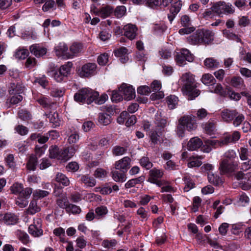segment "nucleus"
I'll list each match as a JSON object with an SVG mask.
<instances>
[{
	"instance_id": "58836bf2",
	"label": "nucleus",
	"mask_w": 251,
	"mask_h": 251,
	"mask_svg": "<svg viewBox=\"0 0 251 251\" xmlns=\"http://www.w3.org/2000/svg\"><path fill=\"white\" fill-rule=\"evenodd\" d=\"M83 50L82 44L78 43H74L70 47V50L74 55L81 52Z\"/></svg>"
},
{
	"instance_id": "13d9d810",
	"label": "nucleus",
	"mask_w": 251,
	"mask_h": 251,
	"mask_svg": "<svg viewBox=\"0 0 251 251\" xmlns=\"http://www.w3.org/2000/svg\"><path fill=\"white\" fill-rule=\"evenodd\" d=\"M140 163L141 165L146 168L150 169L152 167V163L150 161V159L147 157H143L140 159Z\"/></svg>"
},
{
	"instance_id": "37998d69",
	"label": "nucleus",
	"mask_w": 251,
	"mask_h": 251,
	"mask_svg": "<svg viewBox=\"0 0 251 251\" xmlns=\"http://www.w3.org/2000/svg\"><path fill=\"white\" fill-rule=\"evenodd\" d=\"M18 239L24 244H26L29 242V236L28 234L22 230H18L16 232Z\"/></svg>"
},
{
	"instance_id": "6e6552de",
	"label": "nucleus",
	"mask_w": 251,
	"mask_h": 251,
	"mask_svg": "<svg viewBox=\"0 0 251 251\" xmlns=\"http://www.w3.org/2000/svg\"><path fill=\"white\" fill-rule=\"evenodd\" d=\"M237 165L230 162L227 159L222 160L219 165V170L221 174L230 173L237 169Z\"/></svg>"
},
{
	"instance_id": "a878e982",
	"label": "nucleus",
	"mask_w": 251,
	"mask_h": 251,
	"mask_svg": "<svg viewBox=\"0 0 251 251\" xmlns=\"http://www.w3.org/2000/svg\"><path fill=\"white\" fill-rule=\"evenodd\" d=\"M24 90V87L22 84L11 83L9 87V92L11 94H20Z\"/></svg>"
},
{
	"instance_id": "49530a36",
	"label": "nucleus",
	"mask_w": 251,
	"mask_h": 251,
	"mask_svg": "<svg viewBox=\"0 0 251 251\" xmlns=\"http://www.w3.org/2000/svg\"><path fill=\"white\" fill-rule=\"evenodd\" d=\"M37 101L45 108L50 107L54 104V102H50L48 98L45 97H41Z\"/></svg>"
},
{
	"instance_id": "bf43d9fd",
	"label": "nucleus",
	"mask_w": 251,
	"mask_h": 251,
	"mask_svg": "<svg viewBox=\"0 0 251 251\" xmlns=\"http://www.w3.org/2000/svg\"><path fill=\"white\" fill-rule=\"evenodd\" d=\"M204 129L207 133L211 135L215 129V124L213 122H208L205 124Z\"/></svg>"
},
{
	"instance_id": "4d7b16f0",
	"label": "nucleus",
	"mask_w": 251,
	"mask_h": 251,
	"mask_svg": "<svg viewBox=\"0 0 251 251\" xmlns=\"http://www.w3.org/2000/svg\"><path fill=\"white\" fill-rule=\"evenodd\" d=\"M6 165L12 169H14L16 167V163L14 161V157L13 154H9L5 158Z\"/></svg>"
},
{
	"instance_id": "f257e3e1",
	"label": "nucleus",
	"mask_w": 251,
	"mask_h": 251,
	"mask_svg": "<svg viewBox=\"0 0 251 251\" xmlns=\"http://www.w3.org/2000/svg\"><path fill=\"white\" fill-rule=\"evenodd\" d=\"M180 81L182 85L181 90L184 94L188 96L189 100H192L200 95V91L196 89L197 83L192 73L188 72L183 74Z\"/></svg>"
},
{
	"instance_id": "c85d7f7f",
	"label": "nucleus",
	"mask_w": 251,
	"mask_h": 251,
	"mask_svg": "<svg viewBox=\"0 0 251 251\" xmlns=\"http://www.w3.org/2000/svg\"><path fill=\"white\" fill-rule=\"evenodd\" d=\"M242 189L247 190L251 188V172L247 173L244 177V180L240 183Z\"/></svg>"
},
{
	"instance_id": "0eeeda50",
	"label": "nucleus",
	"mask_w": 251,
	"mask_h": 251,
	"mask_svg": "<svg viewBox=\"0 0 251 251\" xmlns=\"http://www.w3.org/2000/svg\"><path fill=\"white\" fill-rule=\"evenodd\" d=\"M29 233L34 237H39L43 234L42 229V220L40 218L34 219L33 224L28 227Z\"/></svg>"
},
{
	"instance_id": "79ce46f5",
	"label": "nucleus",
	"mask_w": 251,
	"mask_h": 251,
	"mask_svg": "<svg viewBox=\"0 0 251 251\" xmlns=\"http://www.w3.org/2000/svg\"><path fill=\"white\" fill-rule=\"evenodd\" d=\"M137 214L139 216V219L141 221H147L149 217L148 212L142 207H140L137 210Z\"/></svg>"
},
{
	"instance_id": "ddd939ff",
	"label": "nucleus",
	"mask_w": 251,
	"mask_h": 251,
	"mask_svg": "<svg viewBox=\"0 0 251 251\" xmlns=\"http://www.w3.org/2000/svg\"><path fill=\"white\" fill-rule=\"evenodd\" d=\"M123 30L124 35L130 40L135 39L137 35V28L134 25L127 24L124 26Z\"/></svg>"
},
{
	"instance_id": "6ab92c4d",
	"label": "nucleus",
	"mask_w": 251,
	"mask_h": 251,
	"mask_svg": "<svg viewBox=\"0 0 251 251\" xmlns=\"http://www.w3.org/2000/svg\"><path fill=\"white\" fill-rule=\"evenodd\" d=\"M188 42L191 45L202 44L201 29L197 30L195 33L187 38Z\"/></svg>"
},
{
	"instance_id": "7ed1b4c3",
	"label": "nucleus",
	"mask_w": 251,
	"mask_h": 251,
	"mask_svg": "<svg viewBox=\"0 0 251 251\" xmlns=\"http://www.w3.org/2000/svg\"><path fill=\"white\" fill-rule=\"evenodd\" d=\"M99 96L98 92L90 88H83L78 91L74 95V100L78 102H86L88 104L93 102L95 99Z\"/></svg>"
},
{
	"instance_id": "3c124183",
	"label": "nucleus",
	"mask_w": 251,
	"mask_h": 251,
	"mask_svg": "<svg viewBox=\"0 0 251 251\" xmlns=\"http://www.w3.org/2000/svg\"><path fill=\"white\" fill-rule=\"evenodd\" d=\"M28 53L27 50L20 49L16 51L15 56L16 58L19 59H24L28 56Z\"/></svg>"
},
{
	"instance_id": "4be33fe9",
	"label": "nucleus",
	"mask_w": 251,
	"mask_h": 251,
	"mask_svg": "<svg viewBox=\"0 0 251 251\" xmlns=\"http://www.w3.org/2000/svg\"><path fill=\"white\" fill-rule=\"evenodd\" d=\"M118 170L112 171L111 172L112 177L116 182H123L126 180V172L123 171H119Z\"/></svg>"
},
{
	"instance_id": "473e14b6",
	"label": "nucleus",
	"mask_w": 251,
	"mask_h": 251,
	"mask_svg": "<svg viewBox=\"0 0 251 251\" xmlns=\"http://www.w3.org/2000/svg\"><path fill=\"white\" fill-rule=\"evenodd\" d=\"M224 1L218 2L211 7L212 10L221 17H223L222 14H224Z\"/></svg>"
},
{
	"instance_id": "412c9836",
	"label": "nucleus",
	"mask_w": 251,
	"mask_h": 251,
	"mask_svg": "<svg viewBox=\"0 0 251 251\" xmlns=\"http://www.w3.org/2000/svg\"><path fill=\"white\" fill-rule=\"evenodd\" d=\"M202 145V141L197 137L191 138L187 144V149L189 151H194Z\"/></svg>"
},
{
	"instance_id": "aec40b11",
	"label": "nucleus",
	"mask_w": 251,
	"mask_h": 251,
	"mask_svg": "<svg viewBox=\"0 0 251 251\" xmlns=\"http://www.w3.org/2000/svg\"><path fill=\"white\" fill-rule=\"evenodd\" d=\"M30 52L37 57L42 56L46 54L47 49L41 47L38 45H33L30 47Z\"/></svg>"
},
{
	"instance_id": "6e6d98bb",
	"label": "nucleus",
	"mask_w": 251,
	"mask_h": 251,
	"mask_svg": "<svg viewBox=\"0 0 251 251\" xmlns=\"http://www.w3.org/2000/svg\"><path fill=\"white\" fill-rule=\"evenodd\" d=\"M239 154L241 160L246 161L249 159V151L247 148H241L239 151Z\"/></svg>"
},
{
	"instance_id": "f03ea898",
	"label": "nucleus",
	"mask_w": 251,
	"mask_h": 251,
	"mask_svg": "<svg viewBox=\"0 0 251 251\" xmlns=\"http://www.w3.org/2000/svg\"><path fill=\"white\" fill-rule=\"evenodd\" d=\"M197 127L196 117L193 115H184L178 120V125L176 132L179 137L184 135L185 130L189 131L195 130Z\"/></svg>"
},
{
	"instance_id": "b1692460",
	"label": "nucleus",
	"mask_w": 251,
	"mask_h": 251,
	"mask_svg": "<svg viewBox=\"0 0 251 251\" xmlns=\"http://www.w3.org/2000/svg\"><path fill=\"white\" fill-rule=\"evenodd\" d=\"M67 46L64 43H60L54 48L56 55L58 57L65 56L68 50Z\"/></svg>"
},
{
	"instance_id": "603ef678",
	"label": "nucleus",
	"mask_w": 251,
	"mask_h": 251,
	"mask_svg": "<svg viewBox=\"0 0 251 251\" xmlns=\"http://www.w3.org/2000/svg\"><path fill=\"white\" fill-rule=\"evenodd\" d=\"M37 163V158L35 156L30 157L27 164V168L30 170L34 171L36 169V166Z\"/></svg>"
},
{
	"instance_id": "20e7f679",
	"label": "nucleus",
	"mask_w": 251,
	"mask_h": 251,
	"mask_svg": "<svg viewBox=\"0 0 251 251\" xmlns=\"http://www.w3.org/2000/svg\"><path fill=\"white\" fill-rule=\"evenodd\" d=\"M72 66L73 63L71 62H68L66 64L61 65L58 70L53 72L52 77L57 82L66 81L70 74Z\"/></svg>"
},
{
	"instance_id": "680f3d73",
	"label": "nucleus",
	"mask_w": 251,
	"mask_h": 251,
	"mask_svg": "<svg viewBox=\"0 0 251 251\" xmlns=\"http://www.w3.org/2000/svg\"><path fill=\"white\" fill-rule=\"evenodd\" d=\"M245 116L242 114H239L238 113L237 116L234 118L233 121V125L237 127L239 126L241 123L244 121Z\"/></svg>"
},
{
	"instance_id": "e433bc0d",
	"label": "nucleus",
	"mask_w": 251,
	"mask_h": 251,
	"mask_svg": "<svg viewBox=\"0 0 251 251\" xmlns=\"http://www.w3.org/2000/svg\"><path fill=\"white\" fill-rule=\"evenodd\" d=\"M113 12V8L109 6H106L101 8L97 12V15H99L103 18H105L111 14Z\"/></svg>"
},
{
	"instance_id": "9b49d317",
	"label": "nucleus",
	"mask_w": 251,
	"mask_h": 251,
	"mask_svg": "<svg viewBox=\"0 0 251 251\" xmlns=\"http://www.w3.org/2000/svg\"><path fill=\"white\" fill-rule=\"evenodd\" d=\"M97 65L95 63H87L84 65L79 73L80 75L83 77H88L93 75L96 70Z\"/></svg>"
},
{
	"instance_id": "69168bd1",
	"label": "nucleus",
	"mask_w": 251,
	"mask_h": 251,
	"mask_svg": "<svg viewBox=\"0 0 251 251\" xmlns=\"http://www.w3.org/2000/svg\"><path fill=\"white\" fill-rule=\"evenodd\" d=\"M15 130L18 134L22 136L27 134L28 132V128L23 125H18L16 126Z\"/></svg>"
},
{
	"instance_id": "dca6fc26",
	"label": "nucleus",
	"mask_w": 251,
	"mask_h": 251,
	"mask_svg": "<svg viewBox=\"0 0 251 251\" xmlns=\"http://www.w3.org/2000/svg\"><path fill=\"white\" fill-rule=\"evenodd\" d=\"M182 6L181 0H177L172 4L170 8V14L168 15V18L171 23L173 21L176 15L180 11Z\"/></svg>"
},
{
	"instance_id": "0e129e2a",
	"label": "nucleus",
	"mask_w": 251,
	"mask_h": 251,
	"mask_svg": "<svg viewBox=\"0 0 251 251\" xmlns=\"http://www.w3.org/2000/svg\"><path fill=\"white\" fill-rule=\"evenodd\" d=\"M108 61V55L107 53H103L98 56L97 61L99 65H105Z\"/></svg>"
},
{
	"instance_id": "4c0bfd02",
	"label": "nucleus",
	"mask_w": 251,
	"mask_h": 251,
	"mask_svg": "<svg viewBox=\"0 0 251 251\" xmlns=\"http://www.w3.org/2000/svg\"><path fill=\"white\" fill-rule=\"evenodd\" d=\"M201 81L204 84L208 85L215 84L216 81L212 75L205 74L202 75Z\"/></svg>"
},
{
	"instance_id": "bb28decb",
	"label": "nucleus",
	"mask_w": 251,
	"mask_h": 251,
	"mask_svg": "<svg viewBox=\"0 0 251 251\" xmlns=\"http://www.w3.org/2000/svg\"><path fill=\"white\" fill-rule=\"evenodd\" d=\"M163 174V171L162 170L153 168L149 172L148 181L160 178Z\"/></svg>"
},
{
	"instance_id": "f8f14e48",
	"label": "nucleus",
	"mask_w": 251,
	"mask_h": 251,
	"mask_svg": "<svg viewBox=\"0 0 251 251\" xmlns=\"http://www.w3.org/2000/svg\"><path fill=\"white\" fill-rule=\"evenodd\" d=\"M18 217L13 213H8L4 215H0V221L7 225H12L16 224Z\"/></svg>"
},
{
	"instance_id": "39448f33",
	"label": "nucleus",
	"mask_w": 251,
	"mask_h": 251,
	"mask_svg": "<svg viewBox=\"0 0 251 251\" xmlns=\"http://www.w3.org/2000/svg\"><path fill=\"white\" fill-rule=\"evenodd\" d=\"M175 60L176 63L180 66L185 64L186 61L192 62L194 60V56L187 49H182L180 52L176 53Z\"/></svg>"
},
{
	"instance_id": "5fc2aeb1",
	"label": "nucleus",
	"mask_w": 251,
	"mask_h": 251,
	"mask_svg": "<svg viewBox=\"0 0 251 251\" xmlns=\"http://www.w3.org/2000/svg\"><path fill=\"white\" fill-rule=\"evenodd\" d=\"M126 149L119 146H115L112 150V153L114 155L120 156L124 154L126 151Z\"/></svg>"
},
{
	"instance_id": "a19ab883",
	"label": "nucleus",
	"mask_w": 251,
	"mask_h": 251,
	"mask_svg": "<svg viewBox=\"0 0 251 251\" xmlns=\"http://www.w3.org/2000/svg\"><path fill=\"white\" fill-rule=\"evenodd\" d=\"M11 191L13 194L21 195L24 192L25 189L23 184L19 183H15L11 187Z\"/></svg>"
},
{
	"instance_id": "f3484780",
	"label": "nucleus",
	"mask_w": 251,
	"mask_h": 251,
	"mask_svg": "<svg viewBox=\"0 0 251 251\" xmlns=\"http://www.w3.org/2000/svg\"><path fill=\"white\" fill-rule=\"evenodd\" d=\"M55 195L58 197L56 200V203L57 206L62 209H67L69 205V201L67 197V195L64 194L60 195L55 194Z\"/></svg>"
},
{
	"instance_id": "423d86ee",
	"label": "nucleus",
	"mask_w": 251,
	"mask_h": 251,
	"mask_svg": "<svg viewBox=\"0 0 251 251\" xmlns=\"http://www.w3.org/2000/svg\"><path fill=\"white\" fill-rule=\"evenodd\" d=\"M78 149V146L65 148L60 151V155L58 157V160H60L64 162L67 161L74 155L76 151Z\"/></svg>"
},
{
	"instance_id": "f704fd0d",
	"label": "nucleus",
	"mask_w": 251,
	"mask_h": 251,
	"mask_svg": "<svg viewBox=\"0 0 251 251\" xmlns=\"http://www.w3.org/2000/svg\"><path fill=\"white\" fill-rule=\"evenodd\" d=\"M98 121L100 125L106 126L111 123V117L107 113H101L99 114Z\"/></svg>"
},
{
	"instance_id": "8fccbe9b",
	"label": "nucleus",
	"mask_w": 251,
	"mask_h": 251,
	"mask_svg": "<svg viewBox=\"0 0 251 251\" xmlns=\"http://www.w3.org/2000/svg\"><path fill=\"white\" fill-rule=\"evenodd\" d=\"M18 117L22 120L28 121L31 119V114L26 110L21 109L18 112Z\"/></svg>"
},
{
	"instance_id": "a18cd8bd",
	"label": "nucleus",
	"mask_w": 251,
	"mask_h": 251,
	"mask_svg": "<svg viewBox=\"0 0 251 251\" xmlns=\"http://www.w3.org/2000/svg\"><path fill=\"white\" fill-rule=\"evenodd\" d=\"M223 34L225 37L230 40H235L237 42L242 43L241 39L235 34L230 32L226 29L223 30Z\"/></svg>"
},
{
	"instance_id": "c9c22d12",
	"label": "nucleus",
	"mask_w": 251,
	"mask_h": 251,
	"mask_svg": "<svg viewBox=\"0 0 251 251\" xmlns=\"http://www.w3.org/2000/svg\"><path fill=\"white\" fill-rule=\"evenodd\" d=\"M161 112L157 111L155 116V123L158 127L162 128L165 127L167 125V121L166 119L162 118Z\"/></svg>"
},
{
	"instance_id": "1a4fd4ad",
	"label": "nucleus",
	"mask_w": 251,
	"mask_h": 251,
	"mask_svg": "<svg viewBox=\"0 0 251 251\" xmlns=\"http://www.w3.org/2000/svg\"><path fill=\"white\" fill-rule=\"evenodd\" d=\"M119 89L126 100H130L135 98V92L132 86L123 83Z\"/></svg>"
},
{
	"instance_id": "de8ad7c7",
	"label": "nucleus",
	"mask_w": 251,
	"mask_h": 251,
	"mask_svg": "<svg viewBox=\"0 0 251 251\" xmlns=\"http://www.w3.org/2000/svg\"><path fill=\"white\" fill-rule=\"evenodd\" d=\"M208 179L210 183L215 185H219L222 182V179L219 176L211 172L208 173Z\"/></svg>"
},
{
	"instance_id": "7c9ffc66",
	"label": "nucleus",
	"mask_w": 251,
	"mask_h": 251,
	"mask_svg": "<svg viewBox=\"0 0 251 251\" xmlns=\"http://www.w3.org/2000/svg\"><path fill=\"white\" fill-rule=\"evenodd\" d=\"M55 179L56 181L59 184H62L64 186H67L70 184L69 178L61 173H57L56 174Z\"/></svg>"
},
{
	"instance_id": "e2e57ef3",
	"label": "nucleus",
	"mask_w": 251,
	"mask_h": 251,
	"mask_svg": "<svg viewBox=\"0 0 251 251\" xmlns=\"http://www.w3.org/2000/svg\"><path fill=\"white\" fill-rule=\"evenodd\" d=\"M64 90L57 88H53L51 90L50 95L54 97H61L64 94Z\"/></svg>"
},
{
	"instance_id": "393cba45",
	"label": "nucleus",
	"mask_w": 251,
	"mask_h": 251,
	"mask_svg": "<svg viewBox=\"0 0 251 251\" xmlns=\"http://www.w3.org/2000/svg\"><path fill=\"white\" fill-rule=\"evenodd\" d=\"M50 123L52 124L53 127H56L60 125L61 121L58 117V114L57 112H50L46 115Z\"/></svg>"
},
{
	"instance_id": "a211bd4d",
	"label": "nucleus",
	"mask_w": 251,
	"mask_h": 251,
	"mask_svg": "<svg viewBox=\"0 0 251 251\" xmlns=\"http://www.w3.org/2000/svg\"><path fill=\"white\" fill-rule=\"evenodd\" d=\"M202 43L209 44L214 39V33L209 30L201 29Z\"/></svg>"
},
{
	"instance_id": "5701e85b",
	"label": "nucleus",
	"mask_w": 251,
	"mask_h": 251,
	"mask_svg": "<svg viewBox=\"0 0 251 251\" xmlns=\"http://www.w3.org/2000/svg\"><path fill=\"white\" fill-rule=\"evenodd\" d=\"M202 156H191L189 157L190 162L188 163L187 166L189 168L199 167L202 164L201 159H202Z\"/></svg>"
},
{
	"instance_id": "4468645a",
	"label": "nucleus",
	"mask_w": 251,
	"mask_h": 251,
	"mask_svg": "<svg viewBox=\"0 0 251 251\" xmlns=\"http://www.w3.org/2000/svg\"><path fill=\"white\" fill-rule=\"evenodd\" d=\"M130 159L127 156L124 157L115 163V168L116 170L126 172L130 167Z\"/></svg>"
},
{
	"instance_id": "052dcab7",
	"label": "nucleus",
	"mask_w": 251,
	"mask_h": 251,
	"mask_svg": "<svg viewBox=\"0 0 251 251\" xmlns=\"http://www.w3.org/2000/svg\"><path fill=\"white\" fill-rule=\"evenodd\" d=\"M164 168L166 170L169 171L176 170L178 169V165L172 160H168L166 163V164L164 166Z\"/></svg>"
},
{
	"instance_id": "774afa93",
	"label": "nucleus",
	"mask_w": 251,
	"mask_h": 251,
	"mask_svg": "<svg viewBox=\"0 0 251 251\" xmlns=\"http://www.w3.org/2000/svg\"><path fill=\"white\" fill-rule=\"evenodd\" d=\"M126 12V8L125 6L117 7L115 10V15L117 18H121L124 16Z\"/></svg>"
},
{
	"instance_id": "ea45409f",
	"label": "nucleus",
	"mask_w": 251,
	"mask_h": 251,
	"mask_svg": "<svg viewBox=\"0 0 251 251\" xmlns=\"http://www.w3.org/2000/svg\"><path fill=\"white\" fill-rule=\"evenodd\" d=\"M145 177L144 176H141L138 178L131 179L128 180L125 184V187L126 188H130L134 186L137 184H139L143 182L144 181Z\"/></svg>"
},
{
	"instance_id": "09e8293b",
	"label": "nucleus",
	"mask_w": 251,
	"mask_h": 251,
	"mask_svg": "<svg viewBox=\"0 0 251 251\" xmlns=\"http://www.w3.org/2000/svg\"><path fill=\"white\" fill-rule=\"evenodd\" d=\"M95 212L96 218H102L107 213L108 209L105 206H100L96 208Z\"/></svg>"
},
{
	"instance_id": "9d476101",
	"label": "nucleus",
	"mask_w": 251,
	"mask_h": 251,
	"mask_svg": "<svg viewBox=\"0 0 251 251\" xmlns=\"http://www.w3.org/2000/svg\"><path fill=\"white\" fill-rule=\"evenodd\" d=\"M32 192L30 188H26L25 189L23 193L21 194L18 198L16 203L21 208L26 207L28 203L27 199L30 197Z\"/></svg>"
},
{
	"instance_id": "864d4df0",
	"label": "nucleus",
	"mask_w": 251,
	"mask_h": 251,
	"mask_svg": "<svg viewBox=\"0 0 251 251\" xmlns=\"http://www.w3.org/2000/svg\"><path fill=\"white\" fill-rule=\"evenodd\" d=\"M50 157L51 158H56L58 159V157L60 155V151L58 148L56 146H51L49 149Z\"/></svg>"
},
{
	"instance_id": "338daca9",
	"label": "nucleus",
	"mask_w": 251,
	"mask_h": 251,
	"mask_svg": "<svg viewBox=\"0 0 251 251\" xmlns=\"http://www.w3.org/2000/svg\"><path fill=\"white\" fill-rule=\"evenodd\" d=\"M66 211L67 212H72L73 214H79L81 212V209L78 206L69 204Z\"/></svg>"
},
{
	"instance_id": "cd10ccee",
	"label": "nucleus",
	"mask_w": 251,
	"mask_h": 251,
	"mask_svg": "<svg viewBox=\"0 0 251 251\" xmlns=\"http://www.w3.org/2000/svg\"><path fill=\"white\" fill-rule=\"evenodd\" d=\"M204 64L206 68L214 69L219 67L220 62L218 60L214 58L210 57L205 59Z\"/></svg>"
},
{
	"instance_id": "c03bdc74",
	"label": "nucleus",
	"mask_w": 251,
	"mask_h": 251,
	"mask_svg": "<svg viewBox=\"0 0 251 251\" xmlns=\"http://www.w3.org/2000/svg\"><path fill=\"white\" fill-rule=\"evenodd\" d=\"M178 101L177 98L175 95H171L167 98V102L169 108L173 109L175 108Z\"/></svg>"
},
{
	"instance_id": "2eb2a0df",
	"label": "nucleus",
	"mask_w": 251,
	"mask_h": 251,
	"mask_svg": "<svg viewBox=\"0 0 251 251\" xmlns=\"http://www.w3.org/2000/svg\"><path fill=\"white\" fill-rule=\"evenodd\" d=\"M237 114L238 112L236 110L225 109L221 111V116L224 122L230 123L233 120Z\"/></svg>"
},
{
	"instance_id": "72a5a7b5",
	"label": "nucleus",
	"mask_w": 251,
	"mask_h": 251,
	"mask_svg": "<svg viewBox=\"0 0 251 251\" xmlns=\"http://www.w3.org/2000/svg\"><path fill=\"white\" fill-rule=\"evenodd\" d=\"M41 208L37 205V202L35 201H32L26 209V212L27 214L33 215L39 212Z\"/></svg>"
},
{
	"instance_id": "c756f323",
	"label": "nucleus",
	"mask_w": 251,
	"mask_h": 251,
	"mask_svg": "<svg viewBox=\"0 0 251 251\" xmlns=\"http://www.w3.org/2000/svg\"><path fill=\"white\" fill-rule=\"evenodd\" d=\"M80 180L81 182L84 183L86 187H93L96 183V181L94 178L87 175L81 176Z\"/></svg>"
},
{
	"instance_id": "2f4dec72",
	"label": "nucleus",
	"mask_w": 251,
	"mask_h": 251,
	"mask_svg": "<svg viewBox=\"0 0 251 251\" xmlns=\"http://www.w3.org/2000/svg\"><path fill=\"white\" fill-rule=\"evenodd\" d=\"M231 84L234 87L244 89L245 85L244 80L241 77H234L231 80Z\"/></svg>"
}]
</instances>
